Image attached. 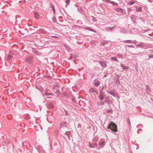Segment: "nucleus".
<instances>
[{
	"label": "nucleus",
	"mask_w": 153,
	"mask_h": 153,
	"mask_svg": "<svg viewBox=\"0 0 153 153\" xmlns=\"http://www.w3.org/2000/svg\"><path fill=\"white\" fill-rule=\"evenodd\" d=\"M117 126L113 122H111L109 125L108 128L110 129L115 132H117Z\"/></svg>",
	"instance_id": "nucleus-1"
},
{
	"label": "nucleus",
	"mask_w": 153,
	"mask_h": 153,
	"mask_svg": "<svg viewBox=\"0 0 153 153\" xmlns=\"http://www.w3.org/2000/svg\"><path fill=\"white\" fill-rule=\"evenodd\" d=\"M26 61L30 63H31L32 62V57L31 56L28 57L26 59Z\"/></svg>",
	"instance_id": "nucleus-2"
},
{
	"label": "nucleus",
	"mask_w": 153,
	"mask_h": 153,
	"mask_svg": "<svg viewBox=\"0 0 153 153\" xmlns=\"http://www.w3.org/2000/svg\"><path fill=\"white\" fill-rule=\"evenodd\" d=\"M34 15L35 18L36 19H37L39 18V16L38 14V13L37 12H34Z\"/></svg>",
	"instance_id": "nucleus-3"
},
{
	"label": "nucleus",
	"mask_w": 153,
	"mask_h": 153,
	"mask_svg": "<svg viewBox=\"0 0 153 153\" xmlns=\"http://www.w3.org/2000/svg\"><path fill=\"white\" fill-rule=\"evenodd\" d=\"M100 84V81L98 80H96L95 81V85L96 86H98Z\"/></svg>",
	"instance_id": "nucleus-4"
},
{
	"label": "nucleus",
	"mask_w": 153,
	"mask_h": 153,
	"mask_svg": "<svg viewBox=\"0 0 153 153\" xmlns=\"http://www.w3.org/2000/svg\"><path fill=\"white\" fill-rule=\"evenodd\" d=\"M109 3L112 4L113 5H115V6H117L118 5V4L115 3L114 1H110Z\"/></svg>",
	"instance_id": "nucleus-5"
},
{
	"label": "nucleus",
	"mask_w": 153,
	"mask_h": 153,
	"mask_svg": "<svg viewBox=\"0 0 153 153\" xmlns=\"http://www.w3.org/2000/svg\"><path fill=\"white\" fill-rule=\"evenodd\" d=\"M121 66L123 68V69H126L128 68V67L127 66H125V65L121 64Z\"/></svg>",
	"instance_id": "nucleus-6"
},
{
	"label": "nucleus",
	"mask_w": 153,
	"mask_h": 153,
	"mask_svg": "<svg viewBox=\"0 0 153 153\" xmlns=\"http://www.w3.org/2000/svg\"><path fill=\"white\" fill-rule=\"evenodd\" d=\"M105 144V143L104 142H102L100 144L99 146L100 147H102L104 146Z\"/></svg>",
	"instance_id": "nucleus-7"
},
{
	"label": "nucleus",
	"mask_w": 153,
	"mask_h": 153,
	"mask_svg": "<svg viewBox=\"0 0 153 153\" xmlns=\"http://www.w3.org/2000/svg\"><path fill=\"white\" fill-rule=\"evenodd\" d=\"M117 12L122 13L123 12L122 9L120 8H117L116 9Z\"/></svg>",
	"instance_id": "nucleus-8"
},
{
	"label": "nucleus",
	"mask_w": 153,
	"mask_h": 153,
	"mask_svg": "<svg viewBox=\"0 0 153 153\" xmlns=\"http://www.w3.org/2000/svg\"><path fill=\"white\" fill-rule=\"evenodd\" d=\"M100 64L103 66L105 67L106 64L104 62H100Z\"/></svg>",
	"instance_id": "nucleus-9"
},
{
	"label": "nucleus",
	"mask_w": 153,
	"mask_h": 153,
	"mask_svg": "<svg viewBox=\"0 0 153 153\" xmlns=\"http://www.w3.org/2000/svg\"><path fill=\"white\" fill-rule=\"evenodd\" d=\"M141 8L140 7H138L136 8L137 11H141Z\"/></svg>",
	"instance_id": "nucleus-10"
},
{
	"label": "nucleus",
	"mask_w": 153,
	"mask_h": 153,
	"mask_svg": "<svg viewBox=\"0 0 153 153\" xmlns=\"http://www.w3.org/2000/svg\"><path fill=\"white\" fill-rule=\"evenodd\" d=\"M108 98H107L105 100V101L108 103L109 104H110L111 103V102L110 101V100H108Z\"/></svg>",
	"instance_id": "nucleus-11"
},
{
	"label": "nucleus",
	"mask_w": 153,
	"mask_h": 153,
	"mask_svg": "<svg viewBox=\"0 0 153 153\" xmlns=\"http://www.w3.org/2000/svg\"><path fill=\"white\" fill-rule=\"evenodd\" d=\"M12 57L10 55H8L7 56V60H9Z\"/></svg>",
	"instance_id": "nucleus-12"
},
{
	"label": "nucleus",
	"mask_w": 153,
	"mask_h": 153,
	"mask_svg": "<svg viewBox=\"0 0 153 153\" xmlns=\"http://www.w3.org/2000/svg\"><path fill=\"white\" fill-rule=\"evenodd\" d=\"M100 100H102L104 99V97L102 95H101L99 96Z\"/></svg>",
	"instance_id": "nucleus-13"
},
{
	"label": "nucleus",
	"mask_w": 153,
	"mask_h": 153,
	"mask_svg": "<svg viewBox=\"0 0 153 153\" xmlns=\"http://www.w3.org/2000/svg\"><path fill=\"white\" fill-rule=\"evenodd\" d=\"M111 59L114 61H118L116 57H112L111 58Z\"/></svg>",
	"instance_id": "nucleus-14"
},
{
	"label": "nucleus",
	"mask_w": 153,
	"mask_h": 153,
	"mask_svg": "<svg viewBox=\"0 0 153 153\" xmlns=\"http://www.w3.org/2000/svg\"><path fill=\"white\" fill-rule=\"evenodd\" d=\"M52 10L53 11L54 13L55 14V9L54 7V6H52Z\"/></svg>",
	"instance_id": "nucleus-15"
},
{
	"label": "nucleus",
	"mask_w": 153,
	"mask_h": 153,
	"mask_svg": "<svg viewBox=\"0 0 153 153\" xmlns=\"http://www.w3.org/2000/svg\"><path fill=\"white\" fill-rule=\"evenodd\" d=\"M52 19L53 22H56V18L55 17H53Z\"/></svg>",
	"instance_id": "nucleus-16"
},
{
	"label": "nucleus",
	"mask_w": 153,
	"mask_h": 153,
	"mask_svg": "<svg viewBox=\"0 0 153 153\" xmlns=\"http://www.w3.org/2000/svg\"><path fill=\"white\" fill-rule=\"evenodd\" d=\"M134 2L133 1H131L130 2V3H129V4H130V5H132L133 4H134Z\"/></svg>",
	"instance_id": "nucleus-17"
},
{
	"label": "nucleus",
	"mask_w": 153,
	"mask_h": 153,
	"mask_svg": "<svg viewBox=\"0 0 153 153\" xmlns=\"http://www.w3.org/2000/svg\"><path fill=\"white\" fill-rule=\"evenodd\" d=\"M66 3L67 4L69 3V1H66Z\"/></svg>",
	"instance_id": "nucleus-18"
},
{
	"label": "nucleus",
	"mask_w": 153,
	"mask_h": 153,
	"mask_svg": "<svg viewBox=\"0 0 153 153\" xmlns=\"http://www.w3.org/2000/svg\"><path fill=\"white\" fill-rule=\"evenodd\" d=\"M149 56L150 57V58H151V57L153 58V55H152L151 56L150 55H149Z\"/></svg>",
	"instance_id": "nucleus-19"
},
{
	"label": "nucleus",
	"mask_w": 153,
	"mask_h": 153,
	"mask_svg": "<svg viewBox=\"0 0 153 153\" xmlns=\"http://www.w3.org/2000/svg\"><path fill=\"white\" fill-rule=\"evenodd\" d=\"M90 91H93V88H91V89H90Z\"/></svg>",
	"instance_id": "nucleus-20"
},
{
	"label": "nucleus",
	"mask_w": 153,
	"mask_h": 153,
	"mask_svg": "<svg viewBox=\"0 0 153 153\" xmlns=\"http://www.w3.org/2000/svg\"><path fill=\"white\" fill-rule=\"evenodd\" d=\"M104 103L103 102H102V105H103L104 104Z\"/></svg>",
	"instance_id": "nucleus-21"
},
{
	"label": "nucleus",
	"mask_w": 153,
	"mask_h": 153,
	"mask_svg": "<svg viewBox=\"0 0 153 153\" xmlns=\"http://www.w3.org/2000/svg\"><path fill=\"white\" fill-rule=\"evenodd\" d=\"M111 94L113 95V93H111Z\"/></svg>",
	"instance_id": "nucleus-22"
},
{
	"label": "nucleus",
	"mask_w": 153,
	"mask_h": 153,
	"mask_svg": "<svg viewBox=\"0 0 153 153\" xmlns=\"http://www.w3.org/2000/svg\"><path fill=\"white\" fill-rule=\"evenodd\" d=\"M47 95H49V94H47Z\"/></svg>",
	"instance_id": "nucleus-23"
},
{
	"label": "nucleus",
	"mask_w": 153,
	"mask_h": 153,
	"mask_svg": "<svg viewBox=\"0 0 153 153\" xmlns=\"http://www.w3.org/2000/svg\"><path fill=\"white\" fill-rule=\"evenodd\" d=\"M55 37L56 38H57V37H56V36H55Z\"/></svg>",
	"instance_id": "nucleus-24"
}]
</instances>
